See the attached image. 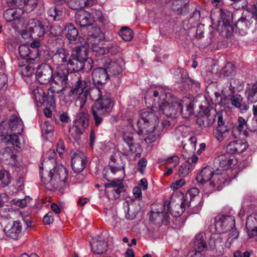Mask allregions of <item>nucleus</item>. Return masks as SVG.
I'll return each instance as SVG.
<instances>
[{
	"label": "nucleus",
	"mask_w": 257,
	"mask_h": 257,
	"mask_svg": "<svg viewBox=\"0 0 257 257\" xmlns=\"http://www.w3.org/2000/svg\"><path fill=\"white\" fill-rule=\"evenodd\" d=\"M194 245L195 249H198V251H192L190 253H193L191 257H205L204 255L200 251L203 250L206 246V243L202 237L199 238H196L194 240Z\"/></svg>",
	"instance_id": "obj_34"
},
{
	"label": "nucleus",
	"mask_w": 257,
	"mask_h": 257,
	"mask_svg": "<svg viewBox=\"0 0 257 257\" xmlns=\"http://www.w3.org/2000/svg\"><path fill=\"white\" fill-rule=\"evenodd\" d=\"M147 164V160L145 158H142L138 163V170L143 174V170L146 168Z\"/></svg>",
	"instance_id": "obj_62"
},
{
	"label": "nucleus",
	"mask_w": 257,
	"mask_h": 257,
	"mask_svg": "<svg viewBox=\"0 0 257 257\" xmlns=\"http://www.w3.org/2000/svg\"><path fill=\"white\" fill-rule=\"evenodd\" d=\"M247 99L250 103L257 102V82L246 91Z\"/></svg>",
	"instance_id": "obj_41"
},
{
	"label": "nucleus",
	"mask_w": 257,
	"mask_h": 257,
	"mask_svg": "<svg viewBox=\"0 0 257 257\" xmlns=\"http://www.w3.org/2000/svg\"><path fill=\"white\" fill-rule=\"evenodd\" d=\"M160 115L157 104L155 102L152 104L151 108L142 111L140 118L137 121V126L138 134L147 136L145 139L146 142H154L158 137L156 126L159 123Z\"/></svg>",
	"instance_id": "obj_1"
},
{
	"label": "nucleus",
	"mask_w": 257,
	"mask_h": 257,
	"mask_svg": "<svg viewBox=\"0 0 257 257\" xmlns=\"http://www.w3.org/2000/svg\"><path fill=\"white\" fill-rule=\"evenodd\" d=\"M28 199H30L29 198H28ZM27 198H25L24 199H18V200H13L12 202L13 204L16 205L17 206L20 207L21 208H24L27 205Z\"/></svg>",
	"instance_id": "obj_61"
},
{
	"label": "nucleus",
	"mask_w": 257,
	"mask_h": 257,
	"mask_svg": "<svg viewBox=\"0 0 257 257\" xmlns=\"http://www.w3.org/2000/svg\"><path fill=\"white\" fill-rule=\"evenodd\" d=\"M10 183V174L5 171H0V185L4 187L8 185Z\"/></svg>",
	"instance_id": "obj_50"
},
{
	"label": "nucleus",
	"mask_w": 257,
	"mask_h": 257,
	"mask_svg": "<svg viewBox=\"0 0 257 257\" xmlns=\"http://www.w3.org/2000/svg\"><path fill=\"white\" fill-rule=\"evenodd\" d=\"M200 111L197 118V123L199 126L209 127L215 120L217 115L216 111L209 107H205L202 105L199 106Z\"/></svg>",
	"instance_id": "obj_9"
},
{
	"label": "nucleus",
	"mask_w": 257,
	"mask_h": 257,
	"mask_svg": "<svg viewBox=\"0 0 257 257\" xmlns=\"http://www.w3.org/2000/svg\"><path fill=\"white\" fill-rule=\"evenodd\" d=\"M122 138L127 146V148L124 147L122 150V153L123 155L128 156L135 154V159L140 158L141 154L139 151L141 150V147L139 144L135 142L134 134L131 132L124 131Z\"/></svg>",
	"instance_id": "obj_7"
},
{
	"label": "nucleus",
	"mask_w": 257,
	"mask_h": 257,
	"mask_svg": "<svg viewBox=\"0 0 257 257\" xmlns=\"http://www.w3.org/2000/svg\"><path fill=\"white\" fill-rule=\"evenodd\" d=\"M49 26V22L47 19H31L29 21L27 28L28 31L30 33L31 37L37 39L43 37Z\"/></svg>",
	"instance_id": "obj_6"
},
{
	"label": "nucleus",
	"mask_w": 257,
	"mask_h": 257,
	"mask_svg": "<svg viewBox=\"0 0 257 257\" xmlns=\"http://www.w3.org/2000/svg\"><path fill=\"white\" fill-rule=\"evenodd\" d=\"M75 21L76 24L81 27H88L94 22V17L85 11H80L76 13Z\"/></svg>",
	"instance_id": "obj_20"
},
{
	"label": "nucleus",
	"mask_w": 257,
	"mask_h": 257,
	"mask_svg": "<svg viewBox=\"0 0 257 257\" xmlns=\"http://www.w3.org/2000/svg\"><path fill=\"white\" fill-rule=\"evenodd\" d=\"M70 92L78 95L75 102L77 107L82 108L85 105L88 95V86L86 81L75 75L71 83Z\"/></svg>",
	"instance_id": "obj_4"
},
{
	"label": "nucleus",
	"mask_w": 257,
	"mask_h": 257,
	"mask_svg": "<svg viewBox=\"0 0 257 257\" xmlns=\"http://www.w3.org/2000/svg\"><path fill=\"white\" fill-rule=\"evenodd\" d=\"M179 111L181 112L182 116L185 118L189 117L193 113V109L191 104L186 105L183 107L180 105V107L179 109Z\"/></svg>",
	"instance_id": "obj_48"
},
{
	"label": "nucleus",
	"mask_w": 257,
	"mask_h": 257,
	"mask_svg": "<svg viewBox=\"0 0 257 257\" xmlns=\"http://www.w3.org/2000/svg\"><path fill=\"white\" fill-rule=\"evenodd\" d=\"M72 153L71 166L75 172H80L84 170L86 164V156L80 151H76Z\"/></svg>",
	"instance_id": "obj_15"
},
{
	"label": "nucleus",
	"mask_w": 257,
	"mask_h": 257,
	"mask_svg": "<svg viewBox=\"0 0 257 257\" xmlns=\"http://www.w3.org/2000/svg\"><path fill=\"white\" fill-rule=\"evenodd\" d=\"M119 51L120 48L116 44H112L110 46L106 47V54L110 53L111 55H115Z\"/></svg>",
	"instance_id": "obj_55"
},
{
	"label": "nucleus",
	"mask_w": 257,
	"mask_h": 257,
	"mask_svg": "<svg viewBox=\"0 0 257 257\" xmlns=\"http://www.w3.org/2000/svg\"><path fill=\"white\" fill-rule=\"evenodd\" d=\"M53 71L51 67L47 64L39 66L36 73V77L41 84L48 83L52 78Z\"/></svg>",
	"instance_id": "obj_14"
},
{
	"label": "nucleus",
	"mask_w": 257,
	"mask_h": 257,
	"mask_svg": "<svg viewBox=\"0 0 257 257\" xmlns=\"http://www.w3.org/2000/svg\"><path fill=\"white\" fill-rule=\"evenodd\" d=\"M187 3L184 4L181 0H174L172 3V10L178 14H181Z\"/></svg>",
	"instance_id": "obj_46"
},
{
	"label": "nucleus",
	"mask_w": 257,
	"mask_h": 257,
	"mask_svg": "<svg viewBox=\"0 0 257 257\" xmlns=\"http://www.w3.org/2000/svg\"><path fill=\"white\" fill-rule=\"evenodd\" d=\"M92 77L95 83L103 84L108 78V74L105 68L99 67L93 71Z\"/></svg>",
	"instance_id": "obj_25"
},
{
	"label": "nucleus",
	"mask_w": 257,
	"mask_h": 257,
	"mask_svg": "<svg viewBox=\"0 0 257 257\" xmlns=\"http://www.w3.org/2000/svg\"><path fill=\"white\" fill-rule=\"evenodd\" d=\"M65 35L67 38L70 41H75L78 36L77 29L72 24H67L65 27Z\"/></svg>",
	"instance_id": "obj_35"
},
{
	"label": "nucleus",
	"mask_w": 257,
	"mask_h": 257,
	"mask_svg": "<svg viewBox=\"0 0 257 257\" xmlns=\"http://www.w3.org/2000/svg\"><path fill=\"white\" fill-rule=\"evenodd\" d=\"M190 201L185 199L179 203H175L172 199L170 202L167 201L164 202V211H169L172 216L177 217L183 213L186 206H190Z\"/></svg>",
	"instance_id": "obj_11"
},
{
	"label": "nucleus",
	"mask_w": 257,
	"mask_h": 257,
	"mask_svg": "<svg viewBox=\"0 0 257 257\" xmlns=\"http://www.w3.org/2000/svg\"><path fill=\"white\" fill-rule=\"evenodd\" d=\"M119 35L122 40L126 42L130 41L134 37L133 30L127 27H122L119 33Z\"/></svg>",
	"instance_id": "obj_42"
},
{
	"label": "nucleus",
	"mask_w": 257,
	"mask_h": 257,
	"mask_svg": "<svg viewBox=\"0 0 257 257\" xmlns=\"http://www.w3.org/2000/svg\"><path fill=\"white\" fill-rule=\"evenodd\" d=\"M92 250L96 254H102L105 252L107 244L104 240H94L91 244Z\"/></svg>",
	"instance_id": "obj_36"
},
{
	"label": "nucleus",
	"mask_w": 257,
	"mask_h": 257,
	"mask_svg": "<svg viewBox=\"0 0 257 257\" xmlns=\"http://www.w3.org/2000/svg\"><path fill=\"white\" fill-rule=\"evenodd\" d=\"M88 94L89 95L92 100L97 102L100 99L104 94L100 89L97 87H94L88 90Z\"/></svg>",
	"instance_id": "obj_43"
},
{
	"label": "nucleus",
	"mask_w": 257,
	"mask_h": 257,
	"mask_svg": "<svg viewBox=\"0 0 257 257\" xmlns=\"http://www.w3.org/2000/svg\"><path fill=\"white\" fill-rule=\"evenodd\" d=\"M151 93H153L154 101L158 103V111L164 114L167 117H174L179 112L180 103L176 98L168 97L164 90L161 87H157L151 90Z\"/></svg>",
	"instance_id": "obj_2"
},
{
	"label": "nucleus",
	"mask_w": 257,
	"mask_h": 257,
	"mask_svg": "<svg viewBox=\"0 0 257 257\" xmlns=\"http://www.w3.org/2000/svg\"><path fill=\"white\" fill-rule=\"evenodd\" d=\"M6 235L12 239H17L22 234V224L19 221L8 223L4 227Z\"/></svg>",
	"instance_id": "obj_17"
},
{
	"label": "nucleus",
	"mask_w": 257,
	"mask_h": 257,
	"mask_svg": "<svg viewBox=\"0 0 257 257\" xmlns=\"http://www.w3.org/2000/svg\"><path fill=\"white\" fill-rule=\"evenodd\" d=\"M102 63L107 73L112 75H117L122 71V65L115 60L113 61L109 58H105L102 60Z\"/></svg>",
	"instance_id": "obj_21"
},
{
	"label": "nucleus",
	"mask_w": 257,
	"mask_h": 257,
	"mask_svg": "<svg viewBox=\"0 0 257 257\" xmlns=\"http://www.w3.org/2000/svg\"><path fill=\"white\" fill-rule=\"evenodd\" d=\"M223 73L226 77H231L235 73L233 65L231 63H227L222 69Z\"/></svg>",
	"instance_id": "obj_51"
},
{
	"label": "nucleus",
	"mask_w": 257,
	"mask_h": 257,
	"mask_svg": "<svg viewBox=\"0 0 257 257\" xmlns=\"http://www.w3.org/2000/svg\"><path fill=\"white\" fill-rule=\"evenodd\" d=\"M213 169L209 167L203 168L200 173L196 176V180L198 183L204 184L208 181L210 182L213 179L214 174Z\"/></svg>",
	"instance_id": "obj_23"
},
{
	"label": "nucleus",
	"mask_w": 257,
	"mask_h": 257,
	"mask_svg": "<svg viewBox=\"0 0 257 257\" xmlns=\"http://www.w3.org/2000/svg\"><path fill=\"white\" fill-rule=\"evenodd\" d=\"M54 221V217L52 213H48L43 217V222L45 224H50Z\"/></svg>",
	"instance_id": "obj_64"
},
{
	"label": "nucleus",
	"mask_w": 257,
	"mask_h": 257,
	"mask_svg": "<svg viewBox=\"0 0 257 257\" xmlns=\"http://www.w3.org/2000/svg\"><path fill=\"white\" fill-rule=\"evenodd\" d=\"M71 56L86 62L88 59H91L88 56V51L86 48L83 46L76 47L73 49Z\"/></svg>",
	"instance_id": "obj_30"
},
{
	"label": "nucleus",
	"mask_w": 257,
	"mask_h": 257,
	"mask_svg": "<svg viewBox=\"0 0 257 257\" xmlns=\"http://www.w3.org/2000/svg\"><path fill=\"white\" fill-rule=\"evenodd\" d=\"M98 43L99 42H94L89 43L91 45L92 51L98 55H102L106 54V47H102L97 45V43Z\"/></svg>",
	"instance_id": "obj_49"
},
{
	"label": "nucleus",
	"mask_w": 257,
	"mask_h": 257,
	"mask_svg": "<svg viewBox=\"0 0 257 257\" xmlns=\"http://www.w3.org/2000/svg\"><path fill=\"white\" fill-rule=\"evenodd\" d=\"M38 4V0H24L23 4L28 11H31L34 10Z\"/></svg>",
	"instance_id": "obj_53"
},
{
	"label": "nucleus",
	"mask_w": 257,
	"mask_h": 257,
	"mask_svg": "<svg viewBox=\"0 0 257 257\" xmlns=\"http://www.w3.org/2000/svg\"><path fill=\"white\" fill-rule=\"evenodd\" d=\"M83 128L76 124L70 126L68 132L69 137L76 141L79 140Z\"/></svg>",
	"instance_id": "obj_40"
},
{
	"label": "nucleus",
	"mask_w": 257,
	"mask_h": 257,
	"mask_svg": "<svg viewBox=\"0 0 257 257\" xmlns=\"http://www.w3.org/2000/svg\"><path fill=\"white\" fill-rule=\"evenodd\" d=\"M221 23L225 28H231V24L232 22V13L226 10H221L220 14Z\"/></svg>",
	"instance_id": "obj_38"
},
{
	"label": "nucleus",
	"mask_w": 257,
	"mask_h": 257,
	"mask_svg": "<svg viewBox=\"0 0 257 257\" xmlns=\"http://www.w3.org/2000/svg\"><path fill=\"white\" fill-rule=\"evenodd\" d=\"M168 216V214L166 211H152L150 216V219L152 221H154L155 223L160 224L163 222L165 219L167 220Z\"/></svg>",
	"instance_id": "obj_39"
},
{
	"label": "nucleus",
	"mask_w": 257,
	"mask_h": 257,
	"mask_svg": "<svg viewBox=\"0 0 257 257\" xmlns=\"http://www.w3.org/2000/svg\"><path fill=\"white\" fill-rule=\"evenodd\" d=\"M18 134L14 132L13 134H8L6 135L5 139L12 144L13 146H15L18 148H20V143L19 140Z\"/></svg>",
	"instance_id": "obj_47"
},
{
	"label": "nucleus",
	"mask_w": 257,
	"mask_h": 257,
	"mask_svg": "<svg viewBox=\"0 0 257 257\" xmlns=\"http://www.w3.org/2000/svg\"><path fill=\"white\" fill-rule=\"evenodd\" d=\"M106 187H112L113 188H123V185L122 179H116L111 181L110 183L105 185Z\"/></svg>",
	"instance_id": "obj_54"
},
{
	"label": "nucleus",
	"mask_w": 257,
	"mask_h": 257,
	"mask_svg": "<svg viewBox=\"0 0 257 257\" xmlns=\"http://www.w3.org/2000/svg\"><path fill=\"white\" fill-rule=\"evenodd\" d=\"M225 176V174L222 173L220 174L215 173L213 179L210 181V184L212 187L216 186L217 189L219 190L223 187L222 184L226 182Z\"/></svg>",
	"instance_id": "obj_37"
},
{
	"label": "nucleus",
	"mask_w": 257,
	"mask_h": 257,
	"mask_svg": "<svg viewBox=\"0 0 257 257\" xmlns=\"http://www.w3.org/2000/svg\"><path fill=\"white\" fill-rule=\"evenodd\" d=\"M9 131V127L8 123L5 121H2L0 123V137L8 135Z\"/></svg>",
	"instance_id": "obj_58"
},
{
	"label": "nucleus",
	"mask_w": 257,
	"mask_h": 257,
	"mask_svg": "<svg viewBox=\"0 0 257 257\" xmlns=\"http://www.w3.org/2000/svg\"><path fill=\"white\" fill-rule=\"evenodd\" d=\"M68 6L73 10H77L92 6L95 0H65Z\"/></svg>",
	"instance_id": "obj_29"
},
{
	"label": "nucleus",
	"mask_w": 257,
	"mask_h": 257,
	"mask_svg": "<svg viewBox=\"0 0 257 257\" xmlns=\"http://www.w3.org/2000/svg\"><path fill=\"white\" fill-rule=\"evenodd\" d=\"M234 225L235 219L232 216L220 215L215 219V229L219 233L226 232Z\"/></svg>",
	"instance_id": "obj_12"
},
{
	"label": "nucleus",
	"mask_w": 257,
	"mask_h": 257,
	"mask_svg": "<svg viewBox=\"0 0 257 257\" xmlns=\"http://www.w3.org/2000/svg\"><path fill=\"white\" fill-rule=\"evenodd\" d=\"M192 169L193 166L185 162L180 166L178 170V175L180 177H184L188 175Z\"/></svg>",
	"instance_id": "obj_44"
},
{
	"label": "nucleus",
	"mask_w": 257,
	"mask_h": 257,
	"mask_svg": "<svg viewBox=\"0 0 257 257\" xmlns=\"http://www.w3.org/2000/svg\"><path fill=\"white\" fill-rule=\"evenodd\" d=\"M23 10L21 8L10 9L6 10L4 13V19L8 22L18 21L23 14Z\"/></svg>",
	"instance_id": "obj_27"
},
{
	"label": "nucleus",
	"mask_w": 257,
	"mask_h": 257,
	"mask_svg": "<svg viewBox=\"0 0 257 257\" xmlns=\"http://www.w3.org/2000/svg\"><path fill=\"white\" fill-rule=\"evenodd\" d=\"M48 154V160L45 161V164H47L48 162H50V163L54 166L55 164V156L56 154L54 150H50Z\"/></svg>",
	"instance_id": "obj_59"
},
{
	"label": "nucleus",
	"mask_w": 257,
	"mask_h": 257,
	"mask_svg": "<svg viewBox=\"0 0 257 257\" xmlns=\"http://www.w3.org/2000/svg\"><path fill=\"white\" fill-rule=\"evenodd\" d=\"M10 123H8L9 131L17 134H21L24 129V125L21 119L17 115H13L10 118Z\"/></svg>",
	"instance_id": "obj_28"
},
{
	"label": "nucleus",
	"mask_w": 257,
	"mask_h": 257,
	"mask_svg": "<svg viewBox=\"0 0 257 257\" xmlns=\"http://www.w3.org/2000/svg\"><path fill=\"white\" fill-rule=\"evenodd\" d=\"M137 205L135 203H128L125 202L123 204L125 217L128 220H133L136 217L138 211L136 209Z\"/></svg>",
	"instance_id": "obj_31"
},
{
	"label": "nucleus",
	"mask_w": 257,
	"mask_h": 257,
	"mask_svg": "<svg viewBox=\"0 0 257 257\" xmlns=\"http://www.w3.org/2000/svg\"><path fill=\"white\" fill-rule=\"evenodd\" d=\"M113 106V103L109 95L105 94L91 106V112L95 126H97L101 123L104 117L111 111Z\"/></svg>",
	"instance_id": "obj_3"
},
{
	"label": "nucleus",
	"mask_w": 257,
	"mask_h": 257,
	"mask_svg": "<svg viewBox=\"0 0 257 257\" xmlns=\"http://www.w3.org/2000/svg\"><path fill=\"white\" fill-rule=\"evenodd\" d=\"M246 128H248V125L247 124L246 121L241 116L238 118L237 121L234 128V131H237L239 133H245Z\"/></svg>",
	"instance_id": "obj_45"
},
{
	"label": "nucleus",
	"mask_w": 257,
	"mask_h": 257,
	"mask_svg": "<svg viewBox=\"0 0 257 257\" xmlns=\"http://www.w3.org/2000/svg\"><path fill=\"white\" fill-rule=\"evenodd\" d=\"M179 162V158L177 156H173L172 157L168 158L166 161V163L168 165H170L171 167H176Z\"/></svg>",
	"instance_id": "obj_57"
},
{
	"label": "nucleus",
	"mask_w": 257,
	"mask_h": 257,
	"mask_svg": "<svg viewBox=\"0 0 257 257\" xmlns=\"http://www.w3.org/2000/svg\"><path fill=\"white\" fill-rule=\"evenodd\" d=\"M234 156L226 153L216 157L214 162L215 167L218 170H223L228 169L232 164Z\"/></svg>",
	"instance_id": "obj_18"
},
{
	"label": "nucleus",
	"mask_w": 257,
	"mask_h": 257,
	"mask_svg": "<svg viewBox=\"0 0 257 257\" xmlns=\"http://www.w3.org/2000/svg\"><path fill=\"white\" fill-rule=\"evenodd\" d=\"M65 150V145L64 142L62 140H59L57 143V152L59 153V154L61 156L62 155L64 152Z\"/></svg>",
	"instance_id": "obj_63"
},
{
	"label": "nucleus",
	"mask_w": 257,
	"mask_h": 257,
	"mask_svg": "<svg viewBox=\"0 0 257 257\" xmlns=\"http://www.w3.org/2000/svg\"><path fill=\"white\" fill-rule=\"evenodd\" d=\"M54 88L51 87L47 90V92L44 91V89L41 87H36L32 92V95L35 100L36 105L38 107L42 105L46 107H55V98Z\"/></svg>",
	"instance_id": "obj_5"
},
{
	"label": "nucleus",
	"mask_w": 257,
	"mask_h": 257,
	"mask_svg": "<svg viewBox=\"0 0 257 257\" xmlns=\"http://www.w3.org/2000/svg\"><path fill=\"white\" fill-rule=\"evenodd\" d=\"M243 99V97L240 94L233 95L229 98L231 105L237 108L242 113L246 112L249 107L245 102L242 103Z\"/></svg>",
	"instance_id": "obj_26"
},
{
	"label": "nucleus",
	"mask_w": 257,
	"mask_h": 257,
	"mask_svg": "<svg viewBox=\"0 0 257 257\" xmlns=\"http://www.w3.org/2000/svg\"><path fill=\"white\" fill-rule=\"evenodd\" d=\"M67 172L65 168L63 166L54 167L53 169L50 170L49 173V179H43L42 173L40 172V176L41 178L42 181L44 184L50 183L51 184L56 185L61 182L65 183L67 178Z\"/></svg>",
	"instance_id": "obj_8"
},
{
	"label": "nucleus",
	"mask_w": 257,
	"mask_h": 257,
	"mask_svg": "<svg viewBox=\"0 0 257 257\" xmlns=\"http://www.w3.org/2000/svg\"><path fill=\"white\" fill-rule=\"evenodd\" d=\"M214 135L219 142L228 141L230 136V129L229 127H217Z\"/></svg>",
	"instance_id": "obj_33"
},
{
	"label": "nucleus",
	"mask_w": 257,
	"mask_h": 257,
	"mask_svg": "<svg viewBox=\"0 0 257 257\" xmlns=\"http://www.w3.org/2000/svg\"><path fill=\"white\" fill-rule=\"evenodd\" d=\"M66 66V69L71 71L77 72L83 70L86 72H88L92 68L93 61L92 59H88L85 62L73 57L72 59L70 58Z\"/></svg>",
	"instance_id": "obj_13"
},
{
	"label": "nucleus",
	"mask_w": 257,
	"mask_h": 257,
	"mask_svg": "<svg viewBox=\"0 0 257 257\" xmlns=\"http://www.w3.org/2000/svg\"><path fill=\"white\" fill-rule=\"evenodd\" d=\"M247 147L246 142L241 141H235L230 142L226 147L227 153L234 154L243 152Z\"/></svg>",
	"instance_id": "obj_24"
},
{
	"label": "nucleus",
	"mask_w": 257,
	"mask_h": 257,
	"mask_svg": "<svg viewBox=\"0 0 257 257\" xmlns=\"http://www.w3.org/2000/svg\"><path fill=\"white\" fill-rule=\"evenodd\" d=\"M20 56L27 62L36 61L39 58L38 49H31L26 45H22L19 48Z\"/></svg>",
	"instance_id": "obj_19"
},
{
	"label": "nucleus",
	"mask_w": 257,
	"mask_h": 257,
	"mask_svg": "<svg viewBox=\"0 0 257 257\" xmlns=\"http://www.w3.org/2000/svg\"><path fill=\"white\" fill-rule=\"evenodd\" d=\"M87 39L88 43H91L94 42H100V40L103 39L104 35L100 28L94 26H90L87 28Z\"/></svg>",
	"instance_id": "obj_22"
},
{
	"label": "nucleus",
	"mask_w": 257,
	"mask_h": 257,
	"mask_svg": "<svg viewBox=\"0 0 257 257\" xmlns=\"http://www.w3.org/2000/svg\"><path fill=\"white\" fill-rule=\"evenodd\" d=\"M78 118L76 124L83 128H85L88 125V114L85 107V105L82 108H79Z\"/></svg>",
	"instance_id": "obj_32"
},
{
	"label": "nucleus",
	"mask_w": 257,
	"mask_h": 257,
	"mask_svg": "<svg viewBox=\"0 0 257 257\" xmlns=\"http://www.w3.org/2000/svg\"><path fill=\"white\" fill-rule=\"evenodd\" d=\"M69 70L65 69L64 71L58 70L52 75L51 85L54 91L58 93L66 87L68 81Z\"/></svg>",
	"instance_id": "obj_10"
},
{
	"label": "nucleus",
	"mask_w": 257,
	"mask_h": 257,
	"mask_svg": "<svg viewBox=\"0 0 257 257\" xmlns=\"http://www.w3.org/2000/svg\"><path fill=\"white\" fill-rule=\"evenodd\" d=\"M228 230L230 231V233L228 234V238L227 241L230 244L233 240L237 238L238 232L234 227H232V228H230Z\"/></svg>",
	"instance_id": "obj_56"
},
{
	"label": "nucleus",
	"mask_w": 257,
	"mask_h": 257,
	"mask_svg": "<svg viewBox=\"0 0 257 257\" xmlns=\"http://www.w3.org/2000/svg\"><path fill=\"white\" fill-rule=\"evenodd\" d=\"M185 181L184 179H181L176 181L171 185V188L173 190H176L180 188L185 184Z\"/></svg>",
	"instance_id": "obj_60"
},
{
	"label": "nucleus",
	"mask_w": 257,
	"mask_h": 257,
	"mask_svg": "<svg viewBox=\"0 0 257 257\" xmlns=\"http://www.w3.org/2000/svg\"><path fill=\"white\" fill-rule=\"evenodd\" d=\"M50 34L54 37L59 36L63 33V29L58 25H52L50 27Z\"/></svg>",
	"instance_id": "obj_52"
},
{
	"label": "nucleus",
	"mask_w": 257,
	"mask_h": 257,
	"mask_svg": "<svg viewBox=\"0 0 257 257\" xmlns=\"http://www.w3.org/2000/svg\"><path fill=\"white\" fill-rule=\"evenodd\" d=\"M71 55L69 51L64 47L58 48L54 54L52 60L54 64L57 66L67 65Z\"/></svg>",
	"instance_id": "obj_16"
}]
</instances>
